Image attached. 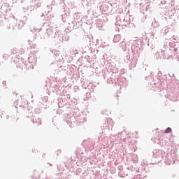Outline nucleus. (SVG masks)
Returning <instances> with one entry per match:
<instances>
[{
    "label": "nucleus",
    "instance_id": "1",
    "mask_svg": "<svg viewBox=\"0 0 179 179\" xmlns=\"http://www.w3.org/2000/svg\"><path fill=\"white\" fill-rule=\"evenodd\" d=\"M170 132H171V128L168 127V128L165 130V134H170Z\"/></svg>",
    "mask_w": 179,
    "mask_h": 179
},
{
    "label": "nucleus",
    "instance_id": "2",
    "mask_svg": "<svg viewBox=\"0 0 179 179\" xmlns=\"http://www.w3.org/2000/svg\"><path fill=\"white\" fill-rule=\"evenodd\" d=\"M118 37H120V36H115V38H114V41H115V43H117V41H115V40H117V38H118Z\"/></svg>",
    "mask_w": 179,
    "mask_h": 179
}]
</instances>
